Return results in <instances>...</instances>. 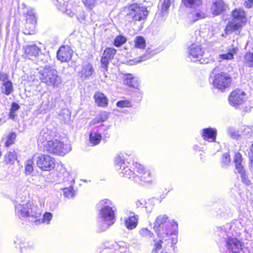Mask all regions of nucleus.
<instances>
[{
  "instance_id": "obj_59",
  "label": "nucleus",
  "mask_w": 253,
  "mask_h": 253,
  "mask_svg": "<svg viewBox=\"0 0 253 253\" xmlns=\"http://www.w3.org/2000/svg\"><path fill=\"white\" fill-rule=\"evenodd\" d=\"M244 134H252V127L250 126H246L244 127V131H243Z\"/></svg>"
},
{
  "instance_id": "obj_31",
  "label": "nucleus",
  "mask_w": 253,
  "mask_h": 253,
  "mask_svg": "<svg viewBox=\"0 0 253 253\" xmlns=\"http://www.w3.org/2000/svg\"><path fill=\"white\" fill-rule=\"evenodd\" d=\"M94 98L96 103L99 106L106 107L108 105V98L102 92H98L94 94Z\"/></svg>"
},
{
  "instance_id": "obj_45",
  "label": "nucleus",
  "mask_w": 253,
  "mask_h": 253,
  "mask_svg": "<svg viewBox=\"0 0 253 253\" xmlns=\"http://www.w3.org/2000/svg\"><path fill=\"white\" fill-rule=\"evenodd\" d=\"M139 233L143 237L147 239H151L154 236L153 233L146 228H142L140 229Z\"/></svg>"
},
{
  "instance_id": "obj_23",
  "label": "nucleus",
  "mask_w": 253,
  "mask_h": 253,
  "mask_svg": "<svg viewBox=\"0 0 253 253\" xmlns=\"http://www.w3.org/2000/svg\"><path fill=\"white\" fill-rule=\"evenodd\" d=\"M27 186L21 182H18L15 185L16 198V200H20L24 202L27 196Z\"/></svg>"
},
{
  "instance_id": "obj_46",
  "label": "nucleus",
  "mask_w": 253,
  "mask_h": 253,
  "mask_svg": "<svg viewBox=\"0 0 253 253\" xmlns=\"http://www.w3.org/2000/svg\"><path fill=\"white\" fill-rule=\"evenodd\" d=\"M231 163V160L229 153H225L223 154L221 158V165L222 167H227Z\"/></svg>"
},
{
  "instance_id": "obj_5",
  "label": "nucleus",
  "mask_w": 253,
  "mask_h": 253,
  "mask_svg": "<svg viewBox=\"0 0 253 253\" xmlns=\"http://www.w3.org/2000/svg\"><path fill=\"white\" fill-rule=\"evenodd\" d=\"M57 176L62 180L63 183L66 186L61 188L63 195L68 199L74 198L76 193L73 187L75 184V179L73 176L68 172L63 164H60L57 167Z\"/></svg>"
},
{
  "instance_id": "obj_13",
  "label": "nucleus",
  "mask_w": 253,
  "mask_h": 253,
  "mask_svg": "<svg viewBox=\"0 0 253 253\" xmlns=\"http://www.w3.org/2000/svg\"><path fill=\"white\" fill-rule=\"evenodd\" d=\"M54 158L47 154H40L37 160V165L42 170L50 171L55 167Z\"/></svg>"
},
{
  "instance_id": "obj_55",
  "label": "nucleus",
  "mask_w": 253,
  "mask_h": 253,
  "mask_svg": "<svg viewBox=\"0 0 253 253\" xmlns=\"http://www.w3.org/2000/svg\"><path fill=\"white\" fill-rule=\"evenodd\" d=\"M85 12L83 10H82L79 14L77 15V19L80 22H82L85 19Z\"/></svg>"
},
{
  "instance_id": "obj_11",
  "label": "nucleus",
  "mask_w": 253,
  "mask_h": 253,
  "mask_svg": "<svg viewBox=\"0 0 253 253\" xmlns=\"http://www.w3.org/2000/svg\"><path fill=\"white\" fill-rule=\"evenodd\" d=\"M55 130L52 126H48L41 131L38 139V145L40 147L45 146L49 141L57 137Z\"/></svg>"
},
{
  "instance_id": "obj_30",
  "label": "nucleus",
  "mask_w": 253,
  "mask_h": 253,
  "mask_svg": "<svg viewBox=\"0 0 253 253\" xmlns=\"http://www.w3.org/2000/svg\"><path fill=\"white\" fill-rule=\"evenodd\" d=\"M124 84L129 87L137 88L139 86V81L137 78L134 77L131 74L125 76Z\"/></svg>"
},
{
  "instance_id": "obj_10",
  "label": "nucleus",
  "mask_w": 253,
  "mask_h": 253,
  "mask_svg": "<svg viewBox=\"0 0 253 253\" xmlns=\"http://www.w3.org/2000/svg\"><path fill=\"white\" fill-rule=\"evenodd\" d=\"M231 82L232 78L229 74L221 72L215 75L212 83L214 87L222 90L228 87Z\"/></svg>"
},
{
  "instance_id": "obj_63",
  "label": "nucleus",
  "mask_w": 253,
  "mask_h": 253,
  "mask_svg": "<svg viewBox=\"0 0 253 253\" xmlns=\"http://www.w3.org/2000/svg\"><path fill=\"white\" fill-rule=\"evenodd\" d=\"M143 203H141L140 201L138 200L136 202V206L138 207H139L140 205H142Z\"/></svg>"
},
{
  "instance_id": "obj_64",
  "label": "nucleus",
  "mask_w": 253,
  "mask_h": 253,
  "mask_svg": "<svg viewBox=\"0 0 253 253\" xmlns=\"http://www.w3.org/2000/svg\"><path fill=\"white\" fill-rule=\"evenodd\" d=\"M251 151L252 152L251 154H253V144L252 145V146L251 147Z\"/></svg>"
},
{
  "instance_id": "obj_36",
  "label": "nucleus",
  "mask_w": 253,
  "mask_h": 253,
  "mask_svg": "<svg viewBox=\"0 0 253 253\" xmlns=\"http://www.w3.org/2000/svg\"><path fill=\"white\" fill-rule=\"evenodd\" d=\"M108 118V114L106 112H103L97 115L89 123V126L95 125L100 122L105 121Z\"/></svg>"
},
{
  "instance_id": "obj_33",
  "label": "nucleus",
  "mask_w": 253,
  "mask_h": 253,
  "mask_svg": "<svg viewBox=\"0 0 253 253\" xmlns=\"http://www.w3.org/2000/svg\"><path fill=\"white\" fill-rule=\"evenodd\" d=\"M245 24L233 20L232 22L228 23L226 29L228 31L238 32L239 33L242 29L243 24Z\"/></svg>"
},
{
  "instance_id": "obj_60",
  "label": "nucleus",
  "mask_w": 253,
  "mask_h": 253,
  "mask_svg": "<svg viewBox=\"0 0 253 253\" xmlns=\"http://www.w3.org/2000/svg\"><path fill=\"white\" fill-rule=\"evenodd\" d=\"M250 161L249 169L251 171H253V154L250 155Z\"/></svg>"
},
{
  "instance_id": "obj_37",
  "label": "nucleus",
  "mask_w": 253,
  "mask_h": 253,
  "mask_svg": "<svg viewBox=\"0 0 253 253\" xmlns=\"http://www.w3.org/2000/svg\"><path fill=\"white\" fill-rule=\"evenodd\" d=\"M171 3V0H164L163 2L161 4L159 14L162 16H164L168 13V10Z\"/></svg>"
},
{
  "instance_id": "obj_38",
  "label": "nucleus",
  "mask_w": 253,
  "mask_h": 253,
  "mask_svg": "<svg viewBox=\"0 0 253 253\" xmlns=\"http://www.w3.org/2000/svg\"><path fill=\"white\" fill-rule=\"evenodd\" d=\"M243 63L245 66L253 67V53L247 52L243 58Z\"/></svg>"
},
{
  "instance_id": "obj_62",
  "label": "nucleus",
  "mask_w": 253,
  "mask_h": 253,
  "mask_svg": "<svg viewBox=\"0 0 253 253\" xmlns=\"http://www.w3.org/2000/svg\"><path fill=\"white\" fill-rule=\"evenodd\" d=\"M9 116L10 119H13L16 116L15 112L10 111Z\"/></svg>"
},
{
  "instance_id": "obj_57",
  "label": "nucleus",
  "mask_w": 253,
  "mask_h": 253,
  "mask_svg": "<svg viewBox=\"0 0 253 253\" xmlns=\"http://www.w3.org/2000/svg\"><path fill=\"white\" fill-rule=\"evenodd\" d=\"M20 108L19 105L16 103L13 102L12 103L10 111L12 112L17 111Z\"/></svg>"
},
{
  "instance_id": "obj_28",
  "label": "nucleus",
  "mask_w": 253,
  "mask_h": 253,
  "mask_svg": "<svg viewBox=\"0 0 253 253\" xmlns=\"http://www.w3.org/2000/svg\"><path fill=\"white\" fill-rule=\"evenodd\" d=\"M237 51L238 48L232 45L228 48L227 53L219 54L218 59L220 62L224 60H232Z\"/></svg>"
},
{
  "instance_id": "obj_14",
  "label": "nucleus",
  "mask_w": 253,
  "mask_h": 253,
  "mask_svg": "<svg viewBox=\"0 0 253 253\" xmlns=\"http://www.w3.org/2000/svg\"><path fill=\"white\" fill-rule=\"evenodd\" d=\"M24 16L26 23L24 33L26 35H32L35 32L37 23L36 13L33 9L28 10L24 14Z\"/></svg>"
},
{
  "instance_id": "obj_58",
  "label": "nucleus",
  "mask_w": 253,
  "mask_h": 253,
  "mask_svg": "<svg viewBox=\"0 0 253 253\" xmlns=\"http://www.w3.org/2000/svg\"><path fill=\"white\" fill-rule=\"evenodd\" d=\"M253 0H246L244 5L246 8H250L253 6Z\"/></svg>"
},
{
  "instance_id": "obj_49",
  "label": "nucleus",
  "mask_w": 253,
  "mask_h": 253,
  "mask_svg": "<svg viewBox=\"0 0 253 253\" xmlns=\"http://www.w3.org/2000/svg\"><path fill=\"white\" fill-rule=\"evenodd\" d=\"M154 54H155V53L154 52L149 51L148 50H147L146 51V54L145 55H144L143 56L139 57L138 59H135V60H137L136 61V62L140 63L141 62L145 61V60L150 58Z\"/></svg>"
},
{
  "instance_id": "obj_43",
  "label": "nucleus",
  "mask_w": 253,
  "mask_h": 253,
  "mask_svg": "<svg viewBox=\"0 0 253 253\" xmlns=\"http://www.w3.org/2000/svg\"><path fill=\"white\" fill-rule=\"evenodd\" d=\"M34 161L32 159H28L25 163V173L29 175L33 171Z\"/></svg>"
},
{
  "instance_id": "obj_27",
  "label": "nucleus",
  "mask_w": 253,
  "mask_h": 253,
  "mask_svg": "<svg viewBox=\"0 0 253 253\" xmlns=\"http://www.w3.org/2000/svg\"><path fill=\"white\" fill-rule=\"evenodd\" d=\"M132 215L126 217L125 220V224L129 230H132L136 228L138 223V216L133 212H131Z\"/></svg>"
},
{
  "instance_id": "obj_44",
  "label": "nucleus",
  "mask_w": 253,
  "mask_h": 253,
  "mask_svg": "<svg viewBox=\"0 0 253 253\" xmlns=\"http://www.w3.org/2000/svg\"><path fill=\"white\" fill-rule=\"evenodd\" d=\"M116 53V50L114 48H107L104 51L103 56L111 60L113 58Z\"/></svg>"
},
{
  "instance_id": "obj_39",
  "label": "nucleus",
  "mask_w": 253,
  "mask_h": 253,
  "mask_svg": "<svg viewBox=\"0 0 253 253\" xmlns=\"http://www.w3.org/2000/svg\"><path fill=\"white\" fill-rule=\"evenodd\" d=\"M184 5L187 7L195 8L202 4L201 0H182Z\"/></svg>"
},
{
  "instance_id": "obj_17",
  "label": "nucleus",
  "mask_w": 253,
  "mask_h": 253,
  "mask_svg": "<svg viewBox=\"0 0 253 253\" xmlns=\"http://www.w3.org/2000/svg\"><path fill=\"white\" fill-rule=\"evenodd\" d=\"M73 51L69 45L61 46L57 52V58L61 62H68L72 58Z\"/></svg>"
},
{
  "instance_id": "obj_32",
  "label": "nucleus",
  "mask_w": 253,
  "mask_h": 253,
  "mask_svg": "<svg viewBox=\"0 0 253 253\" xmlns=\"http://www.w3.org/2000/svg\"><path fill=\"white\" fill-rule=\"evenodd\" d=\"M234 163L235 169L238 172H242L245 170L244 167L242 165L243 158L242 155L239 153H235L234 156Z\"/></svg>"
},
{
  "instance_id": "obj_3",
  "label": "nucleus",
  "mask_w": 253,
  "mask_h": 253,
  "mask_svg": "<svg viewBox=\"0 0 253 253\" xmlns=\"http://www.w3.org/2000/svg\"><path fill=\"white\" fill-rule=\"evenodd\" d=\"M126 154H121L115 158L116 164L120 167V174L140 184L151 183L153 180V174L151 171L136 162L133 163L132 166H130V164L126 160Z\"/></svg>"
},
{
  "instance_id": "obj_9",
  "label": "nucleus",
  "mask_w": 253,
  "mask_h": 253,
  "mask_svg": "<svg viewBox=\"0 0 253 253\" xmlns=\"http://www.w3.org/2000/svg\"><path fill=\"white\" fill-rule=\"evenodd\" d=\"M43 149L50 153L64 156L71 151V147L68 144H64L57 136L52 140L49 141Z\"/></svg>"
},
{
  "instance_id": "obj_8",
  "label": "nucleus",
  "mask_w": 253,
  "mask_h": 253,
  "mask_svg": "<svg viewBox=\"0 0 253 253\" xmlns=\"http://www.w3.org/2000/svg\"><path fill=\"white\" fill-rule=\"evenodd\" d=\"M128 11L126 15V20L134 24H136L138 21L145 19L148 13L145 6L137 3H133L129 5Z\"/></svg>"
},
{
  "instance_id": "obj_61",
  "label": "nucleus",
  "mask_w": 253,
  "mask_h": 253,
  "mask_svg": "<svg viewBox=\"0 0 253 253\" xmlns=\"http://www.w3.org/2000/svg\"><path fill=\"white\" fill-rule=\"evenodd\" d=\"M203 148L201 147L198 144H195L193 146V149L195 152L202 151Z\"/></svg>"
},
{
  "instance_id": "obj_47",
  "label": "nucleus",
  "mask_w": 253,
  "mask_h": 253,
  "mask_svg": "<svg viewBox=\"0 0 253 253\" xmlns=\"http://www.w3.org/2000/svg\"><path fill=\"white\" fill-rule=\"evenodd\" d=\"M16 136V135L15 133H10L7 137L6 140L5 142V146L6 147H9L11 144L14 143Z\"/></svg>"
},
{
  "instance_id": "obj_26",
  "label": "nucleus",
  "mask_w": 253,
  "mask_h": 253,
  "mask_svg": "<svg viewBox=\"0 0 253 253\" xmlns=\"http://www.w3.org/2000/svg\"><path fill=\"white\" fill-rule=\"evenodd\" d=\"M232 16L234 21L246 23L247 22L246 13L241 8H235L232 12Z\"/></svg>"
},
{
  "instance_id": "obj_42",
  "label": "nucleus",
  "mask_w": 253,
  "mask_h": 253,
  "mask_svg": "<svg viewBox=\"0 0 253 253\" xmlns=\"http://www.w3.org/2000/svg\"><path fill=\"white\" fill-rule=\"evenodd\" d=\"M135 47L139 49H144L146 46V42L144 38L141 36H137L135 38Z\"/></svg>"
},
{
  "instance_id": "obj_51",
  "label": "nucleus",
  "mask_w": 253,
  "mask_h": 253,
  "mask_svg": "<svg viewBox=\"0 0 253 253\" xmlns=\"http://www.w3.org/2000/svg\"><path fill=\"white\" fill-rule=\"evenodd\" d=\"M126 39L125 37L119 36L117 37L114 42V44L115 46L117 47H119L121 46L123 44L126 42Z\"/></svg>"
},
{
  "instance_id": "obj_54",
  "label": "nucleus",
  "mask_w": 253,
  "mask_h": 253,
  "mask_svg": "<svg viewBox=\"0 0 253 253\" xmlns=\"http://www.w3.org/2000/svg\"><path fill=\"white\" fill-rule=\"evenodd\" d=\"M48 104H49L48 101H43L41 104V106L40 109V113H46L48 109Z\"/></svg>"
},
{
  "instance_id": "obj_15",
  "label": "nucleus",
  "mask_w": 253,
  "mask_h": 253,
  "mask_svg": "<svg viewBox=\"0 0 253 253\" xmlns=\"http://www.w3.org/2000/svg\"><path fill=\"white\" fill-rule=\"evenodd\" d=\"M247 99V94L241 89H236L233 91L228 98L229 104L236 108L243 104Z\"/></svg>"
},
{
  "instance_id": "obj_56",
  "label": "nucleus",
  "mask_w": 253,
  "mask_h": 253,
  "mask_svg": "<svg viewBox=\"0 0 253 253\" xmlns=\"http://www.w3.org/2000/svg\"><path fill=\"white\" fill-rule=\"evenodd\" d=\"M7 80H8V75L6 74L0 72V81L3 83Z\"/></svg>"
},
{
  "instance_id": "obj_25",
  "label": "nucleus",
  "mask_w": 253,
  "mask_h": 253,
  "mask_svg": "<svg viewBox=\"0 0 253 253\" xmlns=\"http://www.w3.org/2000/svg\"><path fill=\"white\" fill-rule=\"evenodd\" d=\"M226 5L222 0H216L212 4L211 11L213 14L218 15L225 10Z\"/></svg>"
},
{
  "instance_id": "obj_19",
  "label": "nucleus",
  "mask_w": 253,
  "mask_h": 253,
  "mask_svg": "<svg viewBox=\"0 0 253 253\" xmlns=\"http://www.w3.org/2000/svg\"><path fill=\"white\" fill-rule=\"evenodd\" d=\"M200 134L203 139L209 142H214L216 141L217 130L215 128L207 127L200 131Z\"/></svg>"
},
{
  "instance_id": "obj_35",
  "label": "nucleus",
  "mask_w": 253,
  "mask_h": 253,
  "mask_svg": "<svg viewBox=\"0 0 253 253\" xmlns=\"http://www.w3.org/2000/svg\"><path fill=\"white\" fill-rule=\"evenodd\" d=\"M2 92L6 95L10 94L14 90L12 83L9 80L2 83L1 86Z\"/></svg>"
},
{
  "instance_id": "obj_20",
  "label": "nucleus",
  "mask_w": 253,
  "mask_h": 253,
  "mask_svg": "<svg viewBox=\"0 0 253 253\" xmlns=\"http://www.w3.org/2000/svg\"><path fill=\"white\" fill-rule=\"evenodd\" d=\"M14 243L16 248H19L22 253H31L30 251L33 249V245L27 242L25 239L17 238Z\"/></svg>"
},
{
  "instance_id": "obj_7",
  "label": "nucleus",
  "mask_w": 253,
  "mask_h": 253,
  "mask_svg": "<svg viewBox=\"0 0 253 253\" xmlns=\"http://www.w3.org/2000/svg\"><path fill=\"white\" fill-rule=\"evenodd\" d=\"M39 79L42 83L54 88L58 87L62 84L61 78L56 70L50 66H45L39 72Z\"/></svg>"
},
{
  "instance_id": "obj_18",
  "label": "nucleus",
  "mask_w": 253,
  "mask_h": 253,
  "mask_svg": "<svg viewBox=\"0 0 253 253\" xmlns=\"http://www.w3.org/2000/svg\"><path fill=\"white\" fill-rule=\"evenodd\" d=\"M23 49L24 57L32 60H35L41 51L40 48L35 44L26 45Z\"/></svg>"
},
{
  "instance_id": "obj_40",
  "label": "nucleus",
  "mask_w": 253,
  "mask_h": 253,
  "mask_svg": "<svg viewBox=\"0 0 253 253\" xmlns=\"http://www.w3.org/2000/svg\"><path fill=\"white\" fill-rule=\"evenodd\" d=\"M85 9L87 10H92L97 5V0H82Z\"/></svg>"
},
{
  "instance_id": "obj_4",
  "label": "nucleus",
  "mask_w": 253,
  "mask_h": 253,
  "mask_svg": "<svg viewBox=\"0 0 253 253\" xmlns=\"http://www.w3.org/2000/svg\"><path fill=\"white\" fill-rule=\"evenodd\" d=\"M99 208L98 213V230L105 231L115 222L117 208L110 200L105 199L98 204Z\"/></svg>"
},
{
  "instance_id": "obj_41",
  "label": "nucleus",
  "mask_w": 253,
  "mask_h": 253,
  "mask_svg": "<svg viewBox=\"0 0 253 253\" xmlns=\"http://www.w3.org/2000/svg\"><path fill=\"white\" fill-rule=\"evenodd\" d=\"M17 159L16 154L15 151L8 152L5 155V161L6 163L12 164Z\"/></svg>"
},
{
  "instance_id": "obj_16",
  "label": "nucleus",
  "mask_w": 253,
  "mask_h": 253,
  "mask_svg": "<svg viewBox=\"0 0 253 253\" xmlns=\"http://www.w3.org/2000/svg\"><path fill=\"white\" fill-rule=\"evenodd\" d=\"M109 129V126L102 124L96 126L92 132L90 133L89 140L92 146L98 144L101 140V133L103 131H106Z\"/></svg>"
},
{
  "instance_id": "obj_21",
  "label": "nucleus",
  "mask_w": 253,
  "mask_h": 253,
  "mask_svg": "<svg viewBox=\"0 0 253 253\" xmlns=\"http://www.w3.org/2000/svg\"><path fill=\"white\" fill-rule=\"evenodd\" d=\"M14 243L16 248H19L22 253H31L30 251L33 249V245L27 242L25 239L17 238Z\"/></svg>"
},
{
  "instance_id": "obj_34",
  "label": "nucleus",
  "mask_w": 253,
  "mask_h": 253,
  "mask_svg": "<svg viewBox=\"0 0 253 253\" xmlns=\"http://www.w3.org/2000/svg\"><path fill=\"white\" fill-rule=\"evenodd\" d=\"M53 218V214L49 212H45L41 219H39L38 220H36L35 221V223L36 225L41 223H44L45 224L48 225L50 224L51 220Z\"/></svg>"
},
{
  "instance_id": "obj_6",
  "label": "nucleus",
  "mask_w": 253,
  "mask_h": 253,
  "mask_svg": "<svg viewBox=\"0 0 253 253\" xmlns=\"http://www.w3.org/2000/svg\"><path fill=\"white\" fill-rule=\"evenodd\" d=\"M14 207L15 214L20 218L28 217L37 218L42 214L38 205L33 203L24 204L20 200H16Z\"/></svg>"
},
{
  "instance_id": "obj_29",
  "label": "nucleus",
  "mask_w": 253,
  "mask_h": 253,
  "mask_svg": "<svg viewBox=\"0 0 253 253\" xmlns=\"http://www.w3.org/2000/svg\"><path fill=\"white\" fill-rule=\"evenodd\" d=\"M206 16V14L203 11L199 8H194L193 9L191 10L189 13V17L193 22L204 18Z\"/></svg>"
},
{
  "instance_id": "obj_53",
  "label": "nucleus",
  "mask_w": 253,
  "mask_h": 253,
  "mask_svg": "<svg viewBox=\"0 0 253 253\" xmlns=\"http://www.w3.org/2000/svg\"><path fill=\"white\" fill-rule=\"evenodd\" d=\"M110 60L105 57L102 55L101 59V67L103 69V72L105 73L107 70L109 61Z\"/></svg>"
},
{
  "instance_id": "obj_1",
  "label": "nucleus",
  "mask_w": 253,
  "mask_h": 253,
  "mask_svg": "<svg viewBox=\"0 0 253 253\" xmlns=\"http://www.w3.org/2000/svg\"><path fill=\"white\" fill-rule=\"evenodd\" d=\"M153 228L158 239H154L151 253H158L162 248L163 250L160 253H168L165 249L169 246L174 249L177 242L178 223L176 221L170 220L166 214H161L156 217Z\"/></svg>"
},
{
  "instance_id": "obj_22",
  "label": "nucleus",
  "mask_w": 253,
  "mask_h": 253,
  "mask_svg": "<svg viewBox=\"0 0 253 253\" xmlns=\"http://www.w3.org/2000/svg\"><path fill=\"white\" fill-rule=\"evenodd\" d=\"M94 73L92 65L88 62H84L83 64L81 70L79 72V75L83 80L88 79Z\"/></svg>"
},
{
  "instance_id": "obj_24",
  "label": "nucleus",
  "mask_w": 253,
  "mask_h": 253,
  "mask_svg": "<svg viewBox=\"0 0 253 253\" xmlns=\"http://www.w3.org/2000/svg\"><path fill=\"white\" fill-rule=\"evenodd\" d=\"M69 0H53V4L63 12L67 13L69 16L73 17L74 13L68 8Z\"/></svg>"
},
{
  "instance_id": "obj_12",
  "label": "nucleus",
  "mask_w": 253,
  "mask_h": 253,
  "mask_svg": "<svg viewBox=\"0 0 253 253\" xmlns=\"http://www.w3.org/2000/svg\"><path fill=\"white\" fill-rule=\"evenodd\" d=\"M204 52L202 45L198 43H193L188 47V57L194 62L199 61L201 64L208 63L202 58Z\"/></svg>"
},
{
  "instance_id": "obj_52",
  "label": "nucleus",
  "mask_w": 253,
  "mask_h": 253,
  "mask_svg": "<svg viewBox=\"0 0 253 253\" xmlns=\"http://www.w3.org/2000/svg\"><path fill=\"white\" fill-rule=\"evenodd\" d=\"M238 173L241 175L242 182L247 185H250L251 184V181L248 177L245 169L243 170L242 172Z\"/></svg>"
},
{
  "instance_id": "obj_48",
  "label": "nucleus",
  "mask_w": 253,
  "mask_h": 253,
  "mask_svg": "<svg viewBox=\"0 0 253 253\" xmlns=\"http://www.w3.org/2000/svg\"><path fill=\"white\" fill-rule=\"evenodd\" d=\"M116 105L119 108H129L132 107V103L130 101L127 100H122L117 102Z\"/></svg>"
},
{
  "instance_id": "obj_50",
  "label": "nucleus",
  "mask_w": 253,
  "mask_h": 253,
  "mask_svg": "<svg viewBox=\"0 0 253 253\" xmlns=\"http://www.w3.org/2000/svg\"><path fill=\"white\" fill-rule=\"evenodd\" d=\"M227 131L228 134L233 139H238L240 136L239 132L233 127L227 128Z\"/></svg>"
},
{
  "instance_id": "obj_2",
  "label": "nucleus",
  "mask_w": 253,
  "mask_h": 253,
  "mask_svg": "<svg viewBox=\"0 0 253 253\" xmlns=\"http://www.w3.org/2000/svg\"><path fill=\"white\" fill-rule=\"evenodd\" d=\"M242 231V229L233 227L231 223L216 227L215 230L216 240L221 246L223 244L225 248L222 253H240L244 247Z\"/></svg>"
}]
</instances>
